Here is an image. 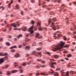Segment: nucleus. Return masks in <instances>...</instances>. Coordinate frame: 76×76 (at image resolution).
I'll return each mask as SVG.
<instances>
[{
    "label": "nucleus",
    "mask_w": 76,
    "mask_h": 76,
    "mask_svg": "<svg viewBox=\"0 0 76 76\" xmlns=\"http://www.w3.org/2000/svg\"><path fill=\"white\" fill-rule=\"evenodd\" d=\"M64 45V43L63 42H61L60 44H58V45L56 46L55 48H53V51H55L57 50H58L59 49L62 48L63 46Z\"/></svg>",
    "instance_id": "f257e3e1"
},
{
    "label": "nucleus",
    "mask_w": 76,
    "mask_h": 76,
    "mask_svg": "<svg viewBox=\"0 0 76 76\" xmlns=\"http://www.w3.org/2000/svg\"><path fill=\"white\" fill-rule=\"evenodd\" d=\"M8 59V58L7 56H5L3 58H1L0 59V64H1L4 62V61L5 60H7Z\"/></svg>",
    "instance_id": "f03ea898"
},
{
    "label": "nucleus",
    "mask_w": 76,
    "mask_h": 76,
    "mask_svg": "<svg viewBox=\"0 0 76 76\" xmlns=\"http://www.w3.org/2000/svg\"><path fill=\"white\" fill-rule=\"evenodd\" d=\"M54 74V76H58L59 75V74L58 72H54V71H52V72H49V75H52V74Z\"/></svg>",
    "instance_id": "7ed1b4c3"
},
{
    "label": "nucleus",
    "mask_w": 76,
    "mask_h": 76,
    "mask_svg": "<svg viewBox=\"0 0 76 76\" xmlns=\"http://www.w3.org/2000/svg\"><path fill=\"white\" fill-rule=\"evenodd\" d=\"M34 26H31V27L29 28V32H30V35L31 36V34H32V33L34 32L33 31H32V29H33V28Z\"/></svg>",
    "instance_id": "20e7f679"
},
{
    "label": "nucleus",
    "mask_w": 76,
    "mask_h": 76,
    "mask_svg": "<svg viewBox=\"0 0 76 76\" xmlns=\"http://www.w3.org/2000/svg\"><path fill=\"white\" fill-rule=\"evenodd\" d=\"M36 38H38V39H41L42 38V37L41 36H39V33H37L36 34Z\"/></svg>",
    "instance_id": "39448f33"
},
{
    "label": "nucleus",
    "mask_w": 76,
    "mask_h": 76,
    "mask_svg": "<svg viewBox=\"0 0 76 76\" xmlns=\"http://www.w3.org/2000/svg\"><path fill=\"white\" fill-rule=\"evenodd\" d=\"M51 25H52V26H51L50 27H52L53 30H56V27H55V26H54V25H53V23H51Z\"/></svg>",
    "instance_id": "423d86ee"
},
{
    "label": "nucleus",
    "mask_w": 76,
    "mask_h": 76,
    "mask_svg": "<svg viewBox=\"0 0 76 76\" xmlns=\"http://www.w3.org/2000/svg\"><path fill=\"white\" fill-rule=\"evenodd\" d=\"M64 5V4L62 5V7H61V10H62V11H63L64 12H65L66 11V10L65 9L63 8L62 7H63Z\"/></svg>",
    "instance_id": "0eeeda50"
},
{
    "label": "nucleus",
    "mask_w": 76,
    "mask_h": 76,
    "mask_svg": "<svg viewBox=\"0 0 76 76\" xmlns=\"http://www.w3.org/2000/svg\"><path fill=\"white\" fill-rule=\"evenodd\" d=\"M7 55V53H4V54H3L0 53V56H5Z\"/></svg>",
    "instance_id": "6e6552de"
},
{
    "label": "nucleus",
    "mask_w": 76,
    "mask_h": 76,
    "mask_svg": "<svg viewBox=\"0 0 76 76\" xmlns=\"http://www.w3.org/2000/svg\"><path fill=\"white\" fill-rule=\"evenodd\" d=\"M11 26H13L14 28H15L17 26V25H15V23H14L11 24Z\"/></svg>",
    "instance_id": "1a4fd4ad"
},
{
    "label": "nucleus",
    "mask_w": 76,
    "mask_h": 76,
    "mask_svg": "<svg viewBox=\"0 0 76 76\" xmlns=\"http://www.w3.org/2000/svg\"><path fill=\"white\" fill-rule=\"evenodd\" d=\"M18 71H17V70H13L12 71V73H15L17 72Z\"/></svg>",
    "instance_id": "9d476101"
},
{
    "label": "nucleus",
    "mask_w": 76,
    "mask_h": 76,
    "mask_svg": "<svg viewBox=\"0 0 76 76\" xmlns=\"http://www.w3.org/2000/svg\"><path fill=\"white\" fill-rule=\"evenodd\" d=\"M53 58H54L57 59L58 58H59V56L57 55H53Z\"/></svg>",
    "instance_id": "9b49d317"
},
{
    "label": "nucleus",
    "mask_w": 76,
    "mask_h": 76,
    "mask_svg": "<svg viewBox=\"0 0 76 76\" xmlns=\"http://www.w3.org/2000/svg\"><path fill=\"white\" fill-rule=\"evenodd\" d=\"M14 57H15V58L18 57H19V55L18 53H16V54H15V55H14Z\"/></svg>",
    "instance_id": "f8f14e48"
},
{
    "label": "nucleus",
    "mask_w": 76,
    "mask_h": 76,
    "mask_svg": "<svg viewBox=\"0 0 76 76\" xmlns=\"http://www.w3.org/2000/svg\"><path fill=\"white\" fill-rule=\"evenodd\" d=\"M13 4V0H11V2L9 4V7H10V5Z\"/></svg>",
    "instance_id": "ddd939ff"
},
{
    "label": "nucleus",
    "mask_w": 76,
    "mask_h": 76,
    "mask_svg": "<svg viewBox=\"0 0 76 76\" xmlns=\"http://www.w3.org/2000/svg\"><path fill=\"white\" fill-rule=\"evenodd\" d=\"M11 74V72L10 71H7V75H9Z\"/></svg>",
    "instance_id": "4468645a"
},
{
    "label": "nucleus",
    "mask_w": 76,
    "mask_h": 76,
    "mask_svg": "<svg viewBox=\"0 0 76 76\" xmlns=\"http://www.w3.org/2000/svg\"><path fill=\"white\" fill-rule=\"evenodd\" d=\"M17 48V46L16 45L13 46V47H11L10 48V49H13L14 48Z\"/></svg>",
    "instance_id": "2eb2a0df"
},
{
    "label": "nucleus",
    "mask_w": 76,
    "mask_h": 76,
    "mask_svg": "<svg viewBox=\"0 0 76 76\" xmlns=\"http://www.w3.org/2000/svg\"><path fill=\"white\" fill-rule=\"evenodd\" d=\"M19 8L18 5V4H16L15 5V9H18Z\"/></svg>",
    "instance_id": "dca6fc26"
},
{
    "label": "nucleus",
    "mask_w": 76,
    "mask_h": 76,
    "mask_svg": "<svg viewBox=\"0 0 76 76\" xmlns=\"http://www.w3.org/2000/svg\"><path fill=\"white\" fill-rule=\"evenodd\" d=\"M38 56H40V57H41V52H39L38 53Z\"/></svg>",
    "instance_id": "f3484780"
},
{
    "label": "nucleus",
    "mask_w": 76,
    "mask_h": 76,
    "mask_svg": "<svg viewBox=\"0 0 76 76\" xmlns=\"http://www.w3.org/2000/svg\"><path fill=\"white\" fill-rule=\"evenodd\" d=\"M36 53L37 52L35 51H34L33 52H32V54L34 55L36 54Z\"/></svg>",
    "instance_id": "a211bd4d"
},
{
    "label": "nucleus",
    "mask_w": 76,
    "mask_h": 76,
    "mask_svg": "<svg viewBox=\"0 0 76 76\" xmlns=\"http://www.w3.org/2000/svg\"><path fill=\"white\" fill-rule=\"evenodd\" d=\"M69 76V72H67L66 73V74L65 75V76Z\"/></svg>",
    "instance_id": "6ab92c4d"
},
{
    "label": "nucleus",
    "mask_w": 76,
    "mask_h": 76,
    "mask_svg": "<svg viewBox=\"0 0 76 76\" xmlns=\"http://www.w3.org/2000/svg\"><path fill=\"white\" fill-rule=\"evenodd\" d=\"M69 73H70V74L73 75V74H74V72H73V71H70V72H69Z\"/></svg>",
    "instance_id": "aec40b11"
},
{
    "label": "nucleus",
    "mask_w": 76,
    "mask_h": 76,
    "mask_svg": "<svg viewBox=\"0 0 76 76\" xmlns=\"http://www.w3.org/2000/svg\"><path fill=\"white\" fill-rule=\"evenodd\" d=\"M29 46H27L25 48V50H29Z\"/></svg>",
    "instance_id": "412c9836"
},
{
    "label": "nucleus",
    "mask_w": 76,
    "mask_h": 76,
    "mask_svg": "<svg viewBox=\"0 0 76 76\" xmlns=\"http://www.w3.org/2000/svg\"><path fill=\"white\" fill-rule=\"evenodd\" d=\"M56 21V18H53V19H52V21Z\"/></svg>",
    "instance_id": "4be33fe9"
},
{
    "label": "nucleus",
    "mask_w": 76,
    "mask_h": 76,
    "mask_svg": "<svg viewBox=\"0 0 76 76\" xmlns=\"http://www.w3.org/2000/svg\"><path fill=\"white\" fill-rule=\"evenodd\" d=\"M56 65V62H53V63H51V65Z\"/></svg>",
    "instance_id": "5701e85b"
},
{
    "label": "nucleus",
    "mask_w": 76,
    "mask_h": 76,
    "mask_svg": "<svg viewBox=\"0 0 76 76\" xmlns=\"http://www.w3.org/2000/svg\"><path fill=\"white\" fill-rule=\"evenodd\" d=\"M51 22V19H49V20H48V24L49 25L50 23Z\"/></svg>",
    "instance_id": "b1692460"
},
{
    "label": "nucleus",
    "mask_w": 76,
    "mask_h": 76,
    "mask_svg": "<svg viewBox=\"0 0 76 76\" xmlns=\"http://www.w3.org/2000/svg\"><path fill=\"white\" fill-rule=\"evenodd\" d=\"M40 67L42 68H44L45 67H46V65H42L40 66Z\"/></svg>",
    "instance_id": "393cba45"
},
{
    "label": "nucleus",
    "mask_w": 76,
    "mask_h": 76,
    "mask_svg": "<svg viewBox=\"0 0 76 76\" xmlns=\"http://www.w3.org/2000/svg\"><path fill=\"white\" fill-rule=\"evenodd\" d=\"M42 49V48H37V50L38 51H40Z\"/></svg>",
    "instance_id": "a878e982"
},
{
    "label": "nucleus",
    "mask_w": 76,
    "mask_h": 76,
    "mask_svg": "<svg viewBox=\"0 0 76 76\" xmlns=\"http://www.w3.org/2000/svg\"><path fill=\"white\" fill-rule=\"evenodd\" d=\"M45 54H47L48 55H50V53L49 52H46V53H45Z\"/></svg>",
    "instance_id": "bb28decb"
},
{
    "label": "nucleus",
    "mask_w": 76,
    "mask_h": 76,
    "mask_svg": "<svg viewBox=\"0 0 76 76\" xmlns=\"http://www.w3.org/2000/svg\"><path fill=\"white\" fill-rule=\"evenodd\" d=\"M6 45L7 46H10V43H9V42H7L6 43Z\"/></svg>",
    "instance_id": "cd10ccee"
},
{
    "label": "nucleus",
    "mask_w": 76,
    "mask_h": 76,
    "mask_svg": "<svg viewBox=\"0 0 76 76\" xmlns=\"http://www.w3.org/2000/svg\"><path fill=\"white\" fill-rule=\"evenodd\" d=\"M50 67H51V68H52L53 69H54L55 68V67L53 65H50Z\"/></svg>",
    "instance_id": "c85d7f7f"
},
{
    "label": "nucleus",
    "mask_w": 76,
    "mask_h": 76,
    "mask_svg": "<svg viewBox=\"0 0 76 76\" xmlns=\"http://www.w3.org/2000/svg\"><path fill=\"white\" fill-rule=\"evenodd\" d=\"M67 57H72V55L71 54L67 55Z\"/></svg>",
    "instance_id": "c756f323"
},
{
    "label": "nucleus",
    "mask_w": 76,
    "mask_h": 76,
    "mask_svg": "<svg viewBox=\"0 0 76 76\" xmlns=\"http://www.w3.org/2000/svg\"><path fill=\"white\" fill-rule=\"evenodd\" d=\"M22 37V35L21 34H20L18 35L17 37H18V38H19Z\"/></svg>",
    "instance_id": "7c9ffc66"
},
{
    "label": "nucleus",
    "mask_w": 76,
    "mask_h": 76,
    "mask_svg": "<svg viewBox=\"0 0 76 76\" xmlns=\"http://www.w3.org/2000/svg\"><path fill=\"white\" fill-rule=\"evenodd\" d=\"M69 45H64V48H68V47H69Z\"/></svg>",
    "instance_id": "2f4dec72"
},
{
    "label": "nucleus",
    "mask_w": 76,
    "mask_h": 76,
    "mask_svg": "<svg viewBox=\"0 0 76 76\" xmlns=\"http://www.w3.org/2000/svg\"><path fill=\"white\" fill-rule=\"evenodd\" d=\"M18 48H21V47H22V45H18Z\"/></svg>",
    "instance_id": "473e14b6"
},
{
    "label": "nucleus",
    "mask_w": 76,
    "mask_h": 76,
    "mask_svg": "<svg viewBox=\"0 0 76 76\" xmlns=\"http://www.w3.org/2000/svg\"><path fill=\"white\" fill-rule=\"evenodd\" d=\"M26 29L27 28L26 27H25L23 28V31H25L26 30Z\"/></svg>",
    "instance_id": "72a5a7b5"
},
{
    "label": "nucleus",
    "mask_w": 76,
    "mask_h": 76,
    "mask_svg": "<svg viewBox=\"0 0 76 76\" xmlns=\"http://www.w3.org/2000/svg\"><path fill=\"white\" fill-rule=\"evenodd\" d=\"M41 63H42V64H44L45 63V61H41Z\"/></svg>",
    "instance_id": "f704fd0d"
},
{
    "label": "nucleus",
    "mask_w": 76,
    "mask_h": 76,
    "mask_svg": "<svg viewBox=\"0 0 76 76\" xmlns=\"http://www.w3.org/2000/svg\"><path fill=\"white\" fill-rule=\"evenodd\" d=\"M63 70H62L61 71H60V72H61V74H63L64 73V72H63Z\"/></svg>",
    "instance_id": "c9c22d12"
},
{
    "label": "nucleus",
    "mask_w": 76,
    "mask_h": 76,
    "mask_svg": "<svg viewBox=\"0 0 76 76\" xmlns=\"http://www.w3.org/2000/svg\"><path fill=\"white\" fill-rule=\"evenodd\" d=\"M26 63H23V64H22V65L23 66H25L26 65Z\"/></svg>",
    "instance_id": "e433bc0d"
},
{
    "label": "nucleus",
    "mask_w": 76,
    "mask_h": 76,
    "mask_svg": "<svg viewBox=\"0 0 76 76\" xmlns=\"http://www.w3.org/2000/svg\"><path fill=\"white\" fill-rule=\"evenodd\" d=\"M23 71L22 69H21L20 70V73H23Z\"/></svg>",
    "instance_id": "4c0bfd02"
},
{
    "label": "nucleus",
    "mask_w": 76,
    "mask_h": 76,
    "mask_svg": "<svg viewBox=\"0 0 76 76\" xmlns=\"http://www.w3.org/2000/svg\"><path fill=\"white\" fill-rule=\"evenodd\" d=\"M60 70H61V69H60L59 68H58L57 69H56V70L58 71H59Z\"/></svg>",
    "instance_id": "58836bf2"
},
{
    "label": "nucleus",
    "mask_w": 76,
    "mask_h": 76,
    "mask_svg": "<svg viewBox=\"0 0 76 76\" xmlns=\"http://www.w3.org/2000/svg\"><path fill=\"white\" fill-rule=\"evenodd\" d=\"M37 61L41 62V61H42L41 60V59H37Z\"/></svg>",
    "instance_id": "ea45409f"
},
{
    "label": "nucleus",
    "mask_w": 76,
    "mask_h": 76,
    "mask_svg": "<svg viewBox=\"0 0 76 76\" xmlns=\"http://www.w3.org/2000/svg\"><path fill=\"white\" fill-rule=\"evenodd\" d=\"M11 51H12V53H14L15 52V50L14 49H13L12 50H11Z\"/></svg>",
    "instance_id": "a19ab883"
},
{
    "label": "nucleus",
    "mask_w": 76,
    "mask_h": 76,
    "mask_svg": "<svg viewBox=\"0 0 76 76\" xmlns=\"http://www.w3.org/2000/svg\"><path fill=\"white\" fill-rule=\"evenodd\" d=\"M67 38L65 36L63 37V39L64 40H66Z\"/></svg>",
    "instance_id": "79ce46f5"
},
{
    "label": "nucleus",
    "mask_w": 76,
    "mask_h": 76,
    "mask_svg": "<svg viewBox=\"0 0 76 76\" xmlns=\"http://www.w3.org/2000/svg\"><path fill=\"white\" fill-rule=\"evenodd\" d=\"M41 75H48V74H46V75H45L44 73H41Z\"/></svg>",
    "instance_id": "37998d69"
},
{
    "label": "nucleus",
    "mask_w": 76,
    "mask_h": 76,
    "mask_svg": "<svg viewBox=\"0 0 76 76\" xmlns=\"http://www.w3.org/2000/svg\"><path fill=\"white\" fill-rule=\"evenodd\" d=\"M12 27L11 26H10V27H9V30L11 31V30H12Z\"/></svg>",
    "instance_id": "c03bdc74"
},
{
    "label": "nucleus",
    "mask_w": 76,
    "mask_h": 76,
    "mask_svg": "<svg viewBox=\"0 0 76 76\" xmlns=\"http://www.w3.org/2000/svg\"><path fill=\"white\" fill-rule=\"evenodd\" d=\"M61 1L60 0H58L57 1V2H58V3H61Z\"/></svg>",
    "instance_id": "a18cd8bd"
},
{
    "label": "nucleus",
    "mask_w": 76,
    "mask_h": 76,
    "mask_svg": "<svg viewBox=\"0 0 76 76\" xmlns=\"http://www.w3.org/2000/svg\"><path fill=\"white\" fill-rule=\"evenodd\" d=\"M31 3H34L35 1H34V0H31Z\"/></svg>",
    "instance_id": "49530a36"
},
{
    "label": "nucleus",
    "mask_w": 76,
    "mask_h": 76,
    "mask_svg": "<svg viewBox=\"0 0 76 76\" xmlns=\"http://www.w3.org/2000/svg\"><path fill=\"white\" fill-rule=\"evenodd\" d=\"M61 61V62H63L64 61V60H63V59H61L59 61Z\"/></svg>",
    "instance_id": "de8ad7c7"
},
{
    "label": "nucleus",
    "mask_w": 76,
    "mask_h": 76,
    "mask_svg": "<svg viewBox=\"0 0 76 76\" xmlns=\"http://www.w3.org/2000/svg\"><path fill=\"white\" fill-rule=\"evenodd\" d=\"M39 30L40 31H42V28H41V27L39 28Z\"/></svg>",
    "instance_id": "09e8293b"
},
{
    "label": "nucleus",
    "mask_w": 76,
    "mask_h": 76,
    "mask_svg": "<svg viewBox=\"0 0 76 76\" xmlns=\"http://www.w3.org/2000/svg\"><path fill=\"white\" fill-rule=\"evenodd\" d=\"M31 23H32V24H34V21L33 20L31 21Z\"/></svg>",
    "instance_id": "8fccbe9b"
},
{
    "label": "nucleus",
    "mask_w": 76,
    "mask_h": 76,
    "mask_svg": "<svg viewBox=\"0 0 76 76\" xmlns=\"http://www.w3.org/2000/svg\"><path fill=\"white\" fill-rule=\"evenodd\" d=\"M37 24L39 26H40V25H41V23H40V22L38 23Z\"/></svg>",
    "instance_id": "3c124183"
},
{
    "label": "nucleus",
    "mask_w": 76,
    "mask_h": 76,
    "mask_svg": "<svg viewBox=\"0 0 76 76\" xmlns=\"http://www.w3.org/2000/svg\"><path fill=\"white\" fill-rule=\"evenodd\" d=\"M53 39H56V36H53Z\"/></svg>",
    "instance_id": "603ef678"
},
{
    "label": "nucleus",
    "mask_w": 76,
    "mask_h": 76,
    "mask_svg": "<svg viewBox=\"0 0 76 76\" xmlns=\"http://www.w3.org/2000/svg\"><path fill=\"white\" fill-rule=\"evenodd\" d=\"M31 61H28V64H31Z\"/></svg>",
    "instance_id": "864d4df0"
},
{
    "label": "nucleus",
    "mask_w": 76,
    "mask_h": 76,
    "mask_svg": "<svg viewBox=\"0 0 76 76\" xmlns=\"http://www.w3.org/2000/svg\"><path fill=\"white\" fill-rule=\"evenodd\" d=\"M40 74L39 73H37V74H36V75L37 76H38Z\"/></svg>",
    "instance_id": "5fc2aeb1"
},
{
    "label": "nucleus",
    "mask_w": 76,
    "mask_h": 76,
    "mask_svg": "<svg viewBox=\"0 0 76 76\" xmlns=\"http://www.w3.org/2000/svg\"><path fill=\"white\" fill-rule=\"evenodd\" d=\"M29 40H30V39H28V40H26V42H28V41H29Z\"/></svg>",
    "instance_id": "6e6d98bb"
},
{
    "label": "nucleus",
    "mask_w": 76,
    "mask_h": 76,
    "mask_svg": "<svg viewBox=\"0 0 76 76\" xmlns=\"http://www.w3.org/2000/svg\"><path fill=\"white\" fill-rule=\"evenodd\" d=\"M35 43L34 42V43H33V44H32V46H35Z\"/></svg>",
    "instance_id": "4d7b16f0"
},
{
    "label": "nucleus",
    "mask_w": 76,
    "mask_h": 76,
    "mask_svg": "<svg viewBox=\"0 0 76 76\" xmlns=\"http://www.w3.org/2000/svg\"><path fill=\"white\" fill-rule=\"evenodd\" d=\"M58 37H61V34H58Z\"/></svg>",
    "instance_id": "13d9d810"
},
{
    "label": "nucleus",
    "mask_w": 76,
    "mask_h": 76,
    "mask_svg": "<svg viewBox=\"0 0 76 76\" xmlns=\"http://www.w3.org/2000/svg\"><path fill=\"white\" fill-rule=\"evenodd\" d=\"M3 41V39L2 38H1V39H0V42H2Z\"/></svg>",
    "instance_id": "bf43d9fd"
},
{
    "label": "nucleus",
    "mask_w": 76,
    "mask_h": 76,
    "mask_svg": "<svg viewBox=\"0 0 76 76\" xmlns=\"http://www.w3.org/2000/svg\"><path fill=\"white\" fill-rule=\"evenodd\" d=\"M8 65H6V66H5V68H7V67H8Z\"/></svg>",
    "instance_id": "052dcab7"
},
{
    "label": "nucleus",
    "mask_w": 76,
    "mask_h": 76,
    "mask_svg": "<svg viewBox=\"0 0 76 76\" xmlns=\"http://www.w3.org/2000/svg\"><path fill=\"white\" fill-rule=\"evenodd\" d=\"M47 7V6H46V5H44V6H42V7H43V8H45V7Z\"/></svg>",
    "instance_id": "680f3d73"
},
{
    "label": "nucleus",
    "mask_w": 76,
    "mask_h": 76,
    "mask_svg": "<svg viewBox=\"0 0 76 76\" xmlns=\"http://www.w3.org/2000/svg\"><path fill=\"white\" fill-rule=\"evenodd\" d=\"M67 52V51H63V53H66Z\"/></svg>",
    "instance_id": "e2e57ef3"
},
{
    "label": "nucleus",
    "mask_w": 76,
    "mask_h": 76,
    "mask_svg": "<svg viewBox=\"0 0 76 76\" xmlns=\"http://www.w3.org/2000/svg\"><path fill=\"white\" fill-rule=\"evenodd\" d=\"M23 46H25L26 45V43H23Z\"/></svg>",
    "instance_id": "0e129e2a"
},
{
    "label": "nucleus",
    "mask_w": 76,
    "mask_h": 76,
    "mask_svg": "<svg viewBox=\"0 0 76 76\" xmlns=\"http://www.w3.org/2000/svg\"><path fill=\"white\" fill-rule=\"evenodd\" d=\"M73 37H74V39H76V36L75 35L73 36Z\"/></svg>",
    "instance_id": "69168bd1"
},
{
    "label": "nucleus",
    "mask_w": 76,
    "mask_h": 76,
    "mask_svg": "<svg viewBox=\"0 0 76 76\" xmlns=\"http://www.w3.org/2000/svg\"><path fill=\"white\" fill-rule=\"evenodd\" d=\"M29 56V54H26V56L28 57Z\"/></svg>",
    "instance_id": "338daca9"
},
{
    "label": "nucleus",
    "mask_w": 76,
    "mask_h": 76,
    "mask_svg": "<svg viewBox=\"0 0 76 76\" xmlns=\"http://www.w3.org/2000/svg\"><path fill=\"white\" fill-rule=\"evenodd\" d=\"M73 4H75V5H76V2H74Z\"/></svg>",
    "instance_id": "774afa93"
}]
</instances>
